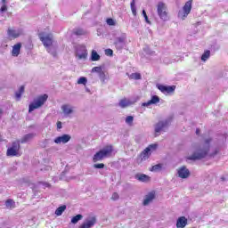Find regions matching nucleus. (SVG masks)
<instances>
[{
    "label": "nucleus",
    "mask_w": 228,
    "mask_h": 228,
    "mask_svg": "<svg viewBox=\"0 0 228 228\" xmlns=\"http://www.w3.org/2000/svg\"><path fill=\"white\" fill-rule=\"evenodd\" d=\"M94 168H97V169H102L104 168L105 165L104 163H100V164H94Z\"/></svg>",
    "instance_id": "nucleus-44"
},
{
    "label": "nucleus",
    "mask_w": 228,
    "mask_h": 228,
    "mask_svg": "<svg viewBox=\"0 0 228 228\" xmlns=\"http://www.w3.org/2000/svg\"><path fill=\"white\" fill-rule=\"evenodd\" d=\"M20 47H22V44L20 43H18L12 46V56H19V54H20Z\"/></svg>",
    "instance_id": "nucleus-21"
},
{
    "label": "nucleus",
    "mask_w": 228,
    "mask_h": 228,
    "mask_svg": "<svg viewBox=\"0 0 228 228\" xmlns=\"http://www.w3.org/2000/svg\"><path fill=\"white\" fill-rule=\"evenodd\" d=\"M158 102H159V96L153 95L151 96V99L150 101H148L147 102H143L142 106L147 107L152 104H158Z\"/></svg>",
    "instance_id": "nucleus-18"
},
{
    "label": "nucleus",
    "mask_w": 228,
    "mask_h": 228,
    "mask_svg": "<svg viewBox=\"0 0 228 228\" xmlns=\"http://www.w3.org/2000/svg\"><path fill=\"white\" fill-rule=\"evenodd\" d=\"M112 200H118V193L114 192L111 197Z\"/></svg>",
    "instance_id": "nucleus-48"
},
{
    "label": "nucleus",
    "mask_w": 228,
    "mask_h": 228,
    "mask_svg": "<svg viewBox=\"0 0 228 228\" xmlns=\"http://www.w3.org/2000/svg\"><path fill=\"white\" fill-rule=\"evenodd\" d=\"M79 220H83V215L78 214L71 218V224H77Z\"/></svg>",
    "instance_id": "nucleus-35"
},
{
    "label": "nucleus",
    "mask_w": 228,
    "mask_h": 228,
    "mask_svg": "<svg viewBox=\"0 0 228 228\" xmlns=\"http://www.w3.org/2000/svg\"><path fill=\"white\" fill-rule=\"evenodd\" d=\"M1 113H3V110L0 109V115H1Z\"/></svg>",
    "instance_id": "nucleus-52"
},
{
    "label": "nucleus",
    "mask_w": 228,
    "mask_h": 228,
    "mask_svg": "<svg viewBox=\"0 0 228 228\" xmlns=\"http://www.w3.org/2000/svg\"><path fill=\"white\" fill-rule=\"evenodd\" d=\"M76 58L78 60H86V58H88L86 46L80 45L76 47Z\"/></svg>",
    "instance_id": "nucleus-8"
},
{
    "label": "nucleus",
    "mask_w": 228,
    "mask_h": 228,
    "mask_svg": "<svg viewBox=\"0 0 228 228\" xmlns=\"http://www.w3.org/2000/svg\"><path fill=\"white\" fill-rule=\"evenodd\" d=\"M154 199H156V192H149L145 197H144V200L142 202V206H149V204H151V202H152V200H154Z\"/></svg>",
    "instance_id": "nucleus-16"
},
{
    "label": "nucleus",
    "mask_w": 228,
    "mask_h": 228,
    "mask_svg": "<svg viewBox=\"0 0 228 228\" xmlns=\"http://www.w3.org/2000/svg\"><path fill=\"white\" fill-rule=\"evenodd\" d=\"M127 40V35L126 33H123L120 35V37H118L114 40V45L117 49V51H122L124 47H126V42Z\"/></svg>",
    "instance_id": "nucleus-5"
},
{
    "label": "nucleus",
    "mask_w": 228,
    "mask_h": 228,
    "mask_svg": "<svg viewBox=\"0 0 228 228\" xmlns=\"http://www.w3.org/2000/svg\"><path fill=\"white\" fill-rule=\"evenodd\" d=\"M86 92H90L88 89H86Z\"/></svg>",
    "instance_id": "nucleus-53"
},
{
    "label": "nucleus",
    "mask_w": 228,
    "mask_h": 228,
    "mask_svg": "<svg viewBox=\"0 0 228 228\" xmlns=\"http://www.w3.org/2000/svg\"><path fill=\"white\" fill-rule=\"evenodd\" d=\"M10 148L15 151L16 152H19V151H20V141L13 142L12 147Z\"/></svg>",
    "instance_id": "nucleus-29"
},
{
    "label": "nucleus",
    "mask_w": 228,
    "mask_h": 228,
    "mask_svg": "<svg viewBox=\"0 0 228 228\" xmlns=\"http://www.w3.org/2000/svg\"><path fill=\"white\" fill-rule=\"evenodd\" d=\"M135 1L136 0H132L131 4H130V6H131V11H132V13L134 17H136V5H135Z\"/></svg>",
    "instance_id": "nucleus-36"
},
{
    "label": "nucleus",
    "mask_w": 228,
    "mask_h": 228,
    "mask_svg": "<svg viewBox=\"0 0 228 228\" xmlns=\"http://www.w3.org/2000/svg\"><path fill=\"white\" fill-rule=\"evenodd\" d=\"M135 179H137V181H140L141 183H147L148 181H150L151 177L145 174H137L135 175Z\"/></svg>",
    "instance_id": "nucleus-20"
},
{
    "label": "nucleus",
    "mask_w": 228,
    "mask_h": 228,
    "mask_svg": "<svg viewBox=\"0 0 228 228\" xmlns=\"http://www.w3.org/2000/svg\"><path fill=\"white\" fill-rule=\"evenodd\" d=\"M99 78L102 81V85H106V73H104V71H102L99 74Z\"/></svg>",
    "instance_id": "nucleus-38"
},
{
    "label": "nucleus",
    "mask_w": 228,
    "mask_h": 228,
    "mask_svg": "<svg viewBox=\"0 0 228 228\" xmlns=\"http://www.w3.org/2000/svg\"><path fill=\"white\" fill-rule=\"evenodd\" d=\"M24 92V86H21L19 89V91H17L15 93V97L17 99V101H20V97H22V94Z\"/></svg>",
    "instance_id": "nucleus-31"
},
{
    "label": "nucleus",
    "mask_w": 228,
    "mask_h": 228,
    "mask_svg": "<svg viewBox=\"0 0 228 228\" xmlns=\"http://www.w3.org/2000/svg\"><path fill=\"white\" fill-rule=\"evenodd\" d=\"M196 134H198V135L200 134V128L196 129Z\"/></svg>",
    "instance_id": "nucleus-51"
},
{
    "label": "nucleus",
    "mask_w": 228,
    "mask_h": 228,
    "mask_svg": "<svg viewBox=\"0 0 228 228\" xmlns=\"http://www.w3.org/2000/svg\"><path fill=\"white\" fill-rule=\"evenodd\" d=\"M8 35L9 37H12V38H19L20 35H22V31L20 30H15V29H8Z\"/></svg>",
    "instance_id": "nucleus-22"
},
{
    "label": "nucleus",
    "mask_w": 228,
    "mask_h": 228,
    "mask_svg": "<svg viewBox=\"0 0 228 228\" xmlns=\"http://www.w3.org/2000/svg\"><path fill=\"white\" fill-rule=\"evenodd\" d=\"M169 126L170 119L159 121L154 126L155 136H159V133L161 131H165V129H167V127H168Z\"/></svg>",
    "instance_id": "nucleus-6"
},
{
    "label": "nucleus",
    "mask_w": 228,
    "mask_h": 228,
    "mask_svg": "<svg viewBox=\"0 0 228 228\" xmlns=\"http://www.w3.org/2000/svg\"><path fill=\"white\" fill-rule=\"evenodd\" d=\"M111 154H113V146L107 145L94 155L93 161L94 163L102 161V159L111 157Z\"/></svg>",
    "instance_id": "nucleus-2"
},
{
    "label": "nucleus",
    "mask_w": 228,
    "mask_h": 228,
    "mask_svg": "<svg viewBox=\"0 0 228 228\" xmlns=\"http://www.w3.org/2000/svg\"><path fill=\"white\" fill-rule=\"evenodd\" d=\"M178 177L180 179H188L190 177V169H187L185 166H183L182 167H179L177 169Z\"/></svg>",
    "instance_id": "nucleus-11"
},
{
    "label": "nucleus",
    "mask_w": 228,
    "mask_h": 228,
    "mask_svg": "<svg viewBox=\"0 0 228 228\" xmlns=\"http://www.w3.org/2000/svg\"><path fill=\"white\" fill-rule=\"evenodd\" d=\"M118 104L120 108H127V106H130L131 102L126 99H122Z\"/></svg>",
    "instance_id": "nucleus-32"
},
{
    "label": "nucleus",
    "mask_w": 228,
    "mask_h": 228,
    "mask_svg": "<svg viewBox=\"0 0 228 228\" xmlns=\"http://www.w3.org/2000/svg\"><path fill=\"white\" fill-rule=\"evenodd\" d=\"M35 136H37L36 133H29L22 136V138L20 140V143H29V142H32V140L35 139Z\"/></svg>",
    "instance_id": "nucleus-15"
},
{
    "label": "nucleus",
    "mask_w": 228,
    "mask_h": 228,
    "mask_svg": "<svg viewBox=\"0 0 228 228\" xmlns=\"http://www.w3.org/2000/svg\"><path fill=\"white\" fill-rule=\"evenodd\" d=\"M163 168V164H157L150 169L151 172H160V170Z\"/></svg>",
    "instance_id": "nucleus-34"
},
{
    "label": "nucleus",
    "mask_w": 228,
    "mask_h": 228,
    "mask_svg": "<svg viewBox=\"0 0 228 228\" xmlns=\"http://www.w3.org/2000/svg\"><path fill=\"white\" fill-rule=\"evenodd\" d=\"M47 94H43L39 96L37 99L34 100L32 103L28 106V113H31L32 111H35V110H38V108H42L44 104H45V102L48 99Z\"/></svg>",
    "instance_id": "nucleus-3"
},
{
    "label": "nucleus",
    "mask_w": 228,
    "mask_h": 228,
    "mask_svg": "<svg viewBox=\"0 0 228 228\" xmlns=\"http://www.w3.org/2000/svg\"><path fill=\"white\" fill-rule=\"evenodd\" d=\"M6 156L13 158L14 156H20L18 151L13 150L12 148H9L6 152Z\"/></svg>",
    "instance_id": "nucleus-28"
},
{
    "label": "nucleus",
    "mask_w": 228,
    "mask_h": 228,
    "mask_svg": "<svg viewBox=\"0 0 228 228\" xmlns=\"http://www.w3.org/2000/svg\"><path fill=\"white\" fill-rule=\"evenodd\" d=\"M130 79H135V80L142 79V75L140 73H132L130 75Z\"/></svg>",
    "instance_id": "nucleus-39"
},
{
    "label": "nucleus",
    "mask_w": 228,
    "mask_h": 228,
    "mask_svg": "<svg viewBox=\"0 0 228 228\" xmlns=\"http://www.w3.org/2000/svg\"><path fill=\"white\" fill-rule=\"evenodd\" d=\"M218 154V151H215V152L214 153H211L209 156L210 157H213V156H216Z\"/></svg>",
    "instance_id": "nucleus-50"
},
{
    "label": "nucleus",
    "mask_w": 228,
    "mask_h": 228,
    "mask_svg": "<svg viewBox=\"0 0 228 228\" xmlns=\"http://www.w3.org/2000/svg\"><path fill=\"white\" fill-rule=\"evenodd\" d=\"M65 209H67V206L66 205H62L61 207H59L56 210H55V215L57 216H61V215H63V212L65 211Z\"/></svg>",
    "instance_id": "nucleus-27"
},
{
    "label": "nucleus",
    "mask_w": 228,
    "mask_h": 228,
    "mask_svg": "<svg viewBox=\"0 0 228 228\" xmlns=\"http://www.w3.org/2000/svg\"><path fill=\"white\" fill-rule=\"evenodd\" d=\"M106 56H113V50L111 49H106L105 50Z\"/></svg>",
    "instance_id": "nucleus-46"
},
{
    "label": "nucleus",
    "mask_w": 228,
    "mask_h": 228,
    "mask_svg": "<svg viewBox=\"0 0 228 228\" xmlns=\"http://www.w3.org/2000/svg\"><path fill=\"white\" fill-rule=\"evenodd\" d=\"M73 35L77 37H83V35H86V31L81 28H74Z\"/></svg>",
    "instance_id": "nucleus-25"
},
{
    "label": "nucleus",
    "mask_w": 228,
    "mask_h": 228,
    "mask_svg": "<svg viewBox=\"0 0 228 228\" xmlns=\"http://www.w3.org/2000/svg\"><path fill=\"white\" fill-rule=\"evenodd\" d=\"M86 83H88V79L86 77H81L77 80V85H86Z\"/></svg>",
    "instance_id": "nucleus-40"
},
{
    "label": "nucleus",
    "mask_w": 228,
    "mask_h": 228,
    "mask_svg": "<svg viewBox=\"0 0 228 228\" xmlns=\"http://www.w3.org/2000/svg\"><path fill=\"white\" fill-rule=\"evenodd\" d=\"M58 49V45H52L46 48L47 53L53 57H56V51Z\"/></svg>",
    "instance_id": "nucleus-23"
},
{
    "label": "nucleus",
    "mask_w": 228,
    "mask_h": 228,
    "mask_svg": "<svg viewBox=\"0 0 228 228\" xmlns=\"http://www.w3.org/2000/svg\"><path fill=\"white\" fill-rule=\"evenodd\" d=\"M97 224V217L92 216L85 220V222L79 226V228H92Z\"/></svg>",
    "instance_id": "nucleus-10"
},
{
    "label": "nucleus",
    "mask_w": 228,
    "mask_h": 228,
    "mask_svg": "<svg viewBox=\"0 0 228 228\" xmlns=\"http://www.w3.org/2000/svg\"><path fill=\"white\" fill-rule=\"evenodd\" d=\"M151 158V151L149 148L144 149L139 155L137 160L139 163H142V161H146V159H149Z\"/></svg>",
    "instance_id": "nucleus-14"
},
{
    "label": "nucleus",
    "mask_w": 228,
    "mask_h": 228,
    "mask_svg": "<svg viewBox=\"0 0 228 228\" xmlns=\"http://www.w3.org/2000/svg\"><path fill=\"white\" fill-rule=\"evenodd\" d=\"M147 149H150V152L151 151H156V149H158V144H151L147 147Z\"/></svg>",
    "instance_id": "nucleus-45"
},
{
    "label": "nucleus",
    "mask_w": 228,
    "mask_h": 228,
    "mask_svg": "<svg viewBox=\"0 0 228 228\" xmlns=\"http://www.w3.org/2000/svg\"><path fill=\"white\" fill-rule=\"evenodd\" d=\"M126 124L128 126H133V122H134V117L133 116H127L125 120Z\"/></svg>",
    "instance_id": "nucleus-37"
},
{
    "label": "nucleus",
    "mask_w": 228,
    "mask_h": 228,
    "mask_svg": "<svg viewBox=\"0 0 228 228\" xmlns=\"http://www.w3.org/2000/svg\"><path fill=\"white\" fill-rule=\"evenodd\" d=\"M106 22H107L108 26H115V24H116L115 20H113L111 18L107 19Z\"/></svg>",
    "instance_id": "nucleus-42"
},
{
    "label": "nucleus",
    "mask_w": 228,
    "mask_h": 228,
    "mask_svg": "<svg viewBox=\"0 0 228 228\" xmlns=\"http://www.w3.org/2000/svg\"><path fill=\"white\" fill-rule=\"evenodd\" d=\"M191 3H193L192 0L187 1L183 7V11H179L178 18L182 19V20H184L185 17H188V15H190V12H191Z\"/></svg>",
    "instance_id": "nucleus-7"
},
{
    "label": "nucleus",
    "mask_w": 228,
    "mask_h": 228,
    "mask_svg": "<svg viewBox=\"0 0 228 228\" xmlns=\"http://www.w3.org/2000/svg\"><path fill=\"white\" fill-rule=\"evenodd\" d=\"M92 72H97V74H100L101 72H102V68L101 66L94 67L92 69Z\"/></svg>",
    "instance_id": "nucleus-41"
},
{
    "label": "nucleus",
    "mask_w": 228,
    "mask_h": 228,
    "mask_svg": "<svg viewBox=\"0 0 228 228\" xmlns=\"http://www.w3.org/2000/svg\"><path fill=\"white\" fill-rule=\"evenodd\" d=\"M209 56H211V51H205L204 53L201 55V61H208V60H209Z\"/></svg>",
    "instance_id": "nucleus-30"
},
{
    "label": "nucleus",
    "mask_w": 228,
    "mask_h": 228,
    "mask_svg": "<svg viewBox=\"0 0 228 228\" xmlns=\"http://www.w3.org/2000/svg\"><path fill=\"white\" fill-rule=\"evenodd\" d=\"M90 60L91 61H99V60H101V55L97 53V51L92 50Z\"/></svg>",
    "instance_id": "nucleus-24"
},
{
    "label": "nucleus",
    "mask_w": 228,
    "mask_h": 228,
    "mask_svg": "<svg viewBox=\"0 0 228 228\" xmlns=\"http://www.w3.org/2000/svg\"><path fill=\"white\" fill-rule=\"evenodd\" d=\"M2 6L0 8L1 13H4V12H8V5H6V0H1Z\"/></svg>",
    "instance_id": "nucleus-33"
},
{
    "label": "nucleus",
    "mask_w": 228,
    "mask_h": 228,
    "mask_svg": "<svg viewBox=\"0 0 228 228\" xmlns=\"http://www.w3.org/2000/svg\"><path fill=\"white\" fill-rule=\"evenodd\" d=\"M40 184H43L45 188H51V183L47 182H41Z\"/></svg>",
    "instance_id": "nucleus-47"
},
{
    "label": "nucleus",
    "mask_w": 228,
    "mask_h": 228,
    "mask_svg": "<svg viewBox=\"0 0 228 228\" xmlns=\"http://www.w3.org/2000/svg\"><path fill=\"white\" fill-rule=\"evenodd\" d=\"M167 10V4H165L163 2L158 3L157 13H158L159 19H161V20H163L164 22H167V20H169L168 12Z\"/></svg>",
    "instance_id": "nucleus-4"
},
{
    "label": "nucleus",
    "mask_w": 228,
    "mask_h": 228,
    "mask_svg": "<svg viewBox=\"0 0 228 228\" xmlns=\"http://www.w3.org/2000/svg\"><path fill=\"white\" fill-rule=\"evenodd\" d=\"M38 37H39V39L41 40V42L43 43V45L45 46L46 49L48 47H50L51 45H53V35L48 34V35L45 36L44 33H39Z\"/></svg>",
    "instance_id": "nucleus-9"
},
{
    "label": "nucleus",
    "mask_w": 228,
    "mask_h": 228,
    "mask_svg": "<svg viewBox=\"0 0 228 228\" xmlns=\"http://www.w3.org/2000/svg\"><path fill=\"white\" fill-rule=\"evenodd\" d=\"M188 225V219L185 216H180L176 220V228H184Z\"/></svg>",
    "instance_id": "nucleus-17"
},
{
    "label": "nucleus",
    "mask_w": 228,
    "mask_h": 228,
    "mask_svg": "<svg viewBox=\"0 0 228 228\" xmlns=\"http://www.w3.org/2000/svg\"><path fill=\"white\" fill-rule=\"evenodd\" d=\"M157 88L162 92V94H172L175 92V86H163V85H157Z\"/></svg>",
    "instance_id": "nucleus-12"
},
{
    "label": "nucleus",
    "mask_w": 228,
    "mask_h": 228,
    "mask_svg": "<svg viewBox=\"0 0 228 228\" xmlns=\"http://www.w3.org/2000/svg\"><path fill=\"white\" fill-rule=\"evenodd\" d=\"M61 110L66 117H69V115L74 113V110H72V107H70V105L64 104L61 106Z\"/></svg>",
    "instance_id": "nucleus-19"
},
{
    "label": "nucleus",
    "mask_w": 228,
    "mask_h": 228,
    "mask_svg": "<svg viewBox=\"0 0 228 228\" xmlns=\"http://www.w3.org/2000/svg\"><path fill=\"white\" fill-rule=\"evenodd\" d=\"M62 126H61V121H58L57 122V129H61Z\"/></svg>",
    "instance_id": "nucleus-49"
},
{
    "label": "nucleus",
    "mask_w": 228,
    "mask_h": 228,
    "mask_svg": "<svg viewBox=\"0 0 228 228\" xmlns=\"http://www.w3.org/2000/svg\"><path fill=\"white\" fill-rule=\"evenodd\" d=\"M142 15L144 17L145 22H147V24H151V20H149V16H147L145 10H142Z\"/></svg>",
    "instance_id": "nucleus-43"
},
{
    "label": "nucleus",
    "mask_w": 228,
    "mask_h": 228,
    "mask_svg": "<svg viewBox=\"0 0 228 228\" xmlns=\"http://www.w3.org/2000/svg\"><path fill=\"white\" fill-rule=\"evenodd\" d=\"M5 207L7 208V209H13L15 208V201L12 199H8L5 201Z\"/></svg>",
    "instance_id": "nucleus-26"
},
{
    "label": "nucleus",
    "mask_w": 228,
    "mask_h": 228,
    "mask_svg": "<svg viewBox=\"0 0 228 228\" xmlns=\"http://www.w3.org/2000/svg\"><path fill=\"white\" fill-rule=\"evenodd\" d=\"M72 136L70 134H64L61 136H58L54 139V143L60 144V143H69L70 142Z\"/></svg>",
    "instance_id": "nucleus-13"
},
{
    "label": "nucleus",
    "mask_w": 228,
    "mask_h": 228,
    "mask_svg": "<svg viewBox=\"0 0 228 228\" xmlns=\"http://www.w3.org/2000/svg\"><path fill=\"white\" fill-rule=\"evenodd\" d=\"M211 142H213V138L208 137L201 142L194 143L192 145L194 152L188 157V159L191 161H199L208 158L209 156V151H211Z\"/></svg>",
    "instance_id": "nucleus-1"
}]
</instances>
